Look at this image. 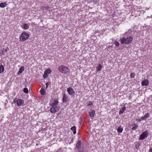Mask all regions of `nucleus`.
Returning a JSON list of instances; mask_svg holds the SVG:
<instances>
[{"label":"nucleus","mask_w":152,"mask_h":152,"mask_svg":"<svg viewBox=\"0 0 152 152\" xmlns=\"http://www.w3.org/2000/svg\"><path fill=\"white\" fill-rule=\"evenodd\" d=\"M133 39V37L129 36L126 37H123L120 38L119 41L121 44H125L129 45L132 41Z\"/></svg>","instance_id":"nucleus-1"},{"label":"nucleus","mask_w":152,"mask_h":152,"mask_svg":"<svg viewBox=\"0 0 152 152\" xmlns=\"http://www.w3.org/2000/svg\"><path fill=\"white\" fill-rule=\"evenodd\" d=\"M59 71L63 74H67L70 72V70L67 66L63 65L59 66L58 67Z\"/></svg>","instance_id":"nucleus-2"},{"label":"nucleus","mask_w":152,"mask_h":152,"mask_svg":"<svg viewBox=\"0 0 152 152\" xmlns=\"http://www.w3.org/2000/svg\"><path fill=\"white\" fill-rule=\"evenodd\" d=\"M29 37V35L28 33L25 32H23L20 37V41L23 42L27 39Z\"/></svg>","instance_id":"nucleus-3"},{"label":"nucleus","mask_w":152,"mask_h":152,"mask_svg":"<svg viewBox=\"0 0 152 152\" xmlns=\"http://www.w3.org/2000/svg\"><path fill=\"white\" fill-rule=\"evenodd\" d=\"M148 135V132L146 131L143 132L140 135L139 138V140H142L147 137Z\"/></svg>","instance_id":"nucleus-4"},{"label":"nucleus","mask_w":152,"mask_h":152,"mask_svg":"<svg viewBox=\"0 0 152 152\" xmlns=\"http://www.w3.org/2000/svg\"><path fill=\"white\" fill-rule=\"evenodd\" d=\"M59 110V107H54L52 106L50 109V112L52 113H56Z\"/></svg>","instance_id":"nucleus-5"},{"label":"nucleus","mask_w":152,"mask_h":152,"mask_svg":"<svg viewBox=\"0 0 152 152\" xmlns=\"http://www.w3.org/2000/svg\"><path fill=\"white\" fill-rule=\"evenodd\" d=\"M51 72V70L50 69H47L44 72L43 77L44 78H47L48 76V74H49Z\"/></svg>","instance_id":"nucleus-6"},{"label":"nucleus","mask_w":152,"mask_h":152,"mask_svg":"<svg viewBox=\"0 0 152 152\" xmlns=\"http://www.w3.org/2000/svg\"><path fill=\"white\" fill-rule=\"evenodd\" d=\"M17 105L18 106H20L23 105L24 104V101L22 99H18L16 101Z\"/></svg>","instance_id":"nucleus-7"},{"label":"nucleus","mask_w":152,"mask_h":152,"mask_svg":"<svg viewBox=\"0 0 152 152\" xmlns=\"http://www.w3.org/2000/svg\"><path fill=\"white\" fill-rule=\"evenodd\" d=\"M67 91L69 95H73L75 93L74 91L71 87H69L67 89Z\"/></svg>","instance_id":"nucleus-8"},{"label":"nucleus","mask_w":152,"mask_h":152,"mask_svg":"<svg viewBox=\"0 0 152 152\" xmlns=\"http://www.w3.org/2000/svg\"><path fill=\"white\" fill-rule=\"evenodd\" d=\"M9 50V48L7 47L5 49H3L0 53V55L1 56H4L5 55V53L7 52V51Z\"/></svg>","instance_id":"nucleus-9"},{"label":"nucleus","mask_w":152,"mask_h":152,"mask_svg":"<svg viewBox=\"0 0 152 152\" xmlns=\"http://www.w3.org/2000/svg\"><path fill=\"white\" fill-rule=\"evenodd\" d=\"M58 101L56 99H55L54 101V102L52 104V106L55 107H58Z\"/></svg>","instance_id":"nucleus-10"},{"label":"nucleus","mask_w":152,"mask_h":152,"mask_svg":"<svg viewBox=\"0 0 152 152\" xmlns=\"http://www.w3.org/2000/svg\"><path fill=\"white\" fill-rule=\"evenodd\" d=\"M149 81L147 80H145L142 82V85L143 86H146L148 85Z\"/></svg>","instance_id":"nucleus-11"},{"label":"nucleus","mask_w":152,"mask_h":152,"mask_svg":"<svg viewBox=\"0 0 152 152\" xmlns=\"http://www.w3.org/2000/svg\"><path fill=\"white\" fill-rule=\"evenodd\" d=\"M29 25L27 23H25L23 25H22L21 27L24 30H27L28 29L29 27Z\"/></svg>","instance_id":"nucleus-12"},{"label":"nucleus","mask_w":152,"mask_h":152,"mask_svg":"<svg viewBox=\"0 0 152 152\" xmlns=\"http://www.w3.org/2000/svg\"><path fill=\"white\" fill-rule=\"evenodd\" d=\"M126 108L125 105H124L123 107L120 109V110L119 112V114L121 115L126 110Z\"/></svg>","instance_id":"nucleus-13"},{"label":"nucleus","mask_w":152,"mask_h":152,"mask_svg":"<svg viewBox=\"0 0 152 152\" xmlns=\"http://www.w3.org/2000/svg\"><path fill=\"white\" fill-rule=\"evenodd\" d=\"M81 141L80 140L76 144V146L75 148V150H78L80 148L81 145Z\"/></svg>","instance_id":"nucleus-14"},{"label":"nucleus","mask_w":152,"mask_h":152,"mask_svg":"<svg viewBox=\"0 0 152 152\" xmlns=\"http://www.w3.org/2000/svg\"><path fill=\"white\" fill-rule=\"evenodd\" d=\"M149 113H147L144 116H142L141 118L142 120H145L149 116Z\"/></svg>","instance_id":"nucleus-15"},{"label":"nucleus","mask_w":152,"mask_h":152,"mask_svg":"<svg viewBox=\"0 0 152 152\" xmlns=\"http://www.w3.org/2000/svg\"><path fill=\"white\" fill-rule=\"evenodd\" d=\"M95 111L94 110H91V111L89 112V115L91 117H94L95 114Z\"/></svg>","instance_id":"nucleus-16"},{"label":"nucleus","mask_w":152,"mask_h":152,"mask_svg":"<svg viewBox=\"0 0 152 152\" xmlns=\"http://www.w3.org/2000/svg\"><path fill=\"white\" fill-rule=\"evenodd\" d=\"M68 99L67 96L64 94L63 96V102H66Z\"/></svg>","instance_id":"nucleus-17"},{"label":"nucleus","mask_w":152,"mask_h":152,"mask_svg":"<svg viewBox=\"0 0 152 152\" xmlns=\"http://www.w3.org/2000/svg\"><path fill=\"white\" fill-rule=\"evenodd\" d=\"M24 70V68L23 66L20 67L19 69V70L18 72V74L19 75L22 73Z\"/></svg>","instance_id":"nucleus-18"},{"label":"nucleus","mask_w":152,"mask_h":152,"mask_svg":"<svg viewBox=\"0 0 152 152\" xmlns=\"http://www.w3.org/2000/svg\"><path fill=\"white\" fill-rule=\"evenodd\" d=\"M117 132L119 133H121L123 130V128L121 126H119L117 129Z\"/></svg>","instance_id":"nucleus-19"},{"label":"nucleus","mask_w":152,"mask_h":152,"mask_svg":"<svg viewBox=\"0 0 152 152\" xmlns=\"http://www.w3.org/2000/svg\"><path fill=\"white\" fill-rule=\"evenodd\" d=\"M102 68V66L100 64H98V66H97L96 67V71L97 72H99V71H100Z\"/></svg>","instance_id":"nucleus-20"},{"label":"nucleus","mask_w":152,"mask_h":152,"mask_svg":"<svg viewBox=\"0 0 152 152\" xmlns=\"http://www.w3.org/2000/svg\"><path fill=\"white\" fill-rule=\"evenodd\" d=\"M39 92L41 95H44L45 94L46 92L44 89L43 88H42L39 91Z\"/></svg>","instance_id":"nucleus-21"},{"label":"nucleus","mask_w":152,"mask_h":152,"mask_svg":"<svg viewBox=\"0 0 152 152\" xmlns=\"http://www.w3.org/2000/svg\"><path fill=\"white\" fill-rule=\"evenodd\" d=\"M71 129L73 132V134H75L76 133V127L75 126H72L71 128Z\"/></svg>","instance_id":"nucleus-22"},{"label":"nucleus","mask_w":152,"mask_h":152,"mask_svg":"<svg viewBox=\"0 0 152 152\" xmlns=\"http://www.w3.org/2000/svg\"><path fill=\"white\" fill-rule=\"evenodd\" d=\"M7 4L6 2L1 3L0 4V7L1 8H4L6 7Z\"/></svg>","instance_id":"nucleus-23"},{"label":"nucleus","mask_w":152,"mask_h":152,"mask_svg":"<svg viewBox=\"0 0 152 152\" xmlns=\"http://www.w3.org/2000/svg\"><path fill=\"white\" fill-rule=\"evenodd\" d=\"M4 70V67L2 65H0V73L3 72Z\"/></svg>","instance_id":"nucleus-24"},{"label":"nucleus","mask_w":152,"mask_h":152,"mask_svg":"<svg viewBox=\"0 0 152 152\" xmlns=\"http://www.w3.org/2000/svg\"><path fill=\"white\" fill-rule=\"evenodd\" d=\"M133 126H134L132 128V129L133 130H135L138 127V126L137 125L134 124V125H133Z\"/></svg>","instance_id":"nucleus-25"},{"label":"nucleus","mask_w":152,"mask_h":152,"mask_svg":"<svg viewBox=\"0 0 152 152\" xmlns=\"http://www.w3.org/2000/svg\"><path fill=\"white\" fill-rule=\"evenodd\" d=\"M23 92L26 93L27 94L28 93V90L27 88H24L23 89Z\"/></svg>","instance_id":"nucleus-26"},{"label":"nucleus","mask_w":152,"mask_h":152,"mask_svg":"<svg viewBox=\"0 0 152 152\" xmlns=\"http://www.w3.org/2000/svg\"><path fill=\"white\" fill-rule=\"evenodd\" d=\"M135 74L133 72H132L130 74V76L132 78H134L135 77Z\"/></svg>","instance_id":"nucleus-27"},{"label":"nucleus","mask_w":152,"mask_h":152,"mask_svg":"<svg viewBox=\"0 0 152 152\" xmlns=\"http://www.w3.org/2000/svg\"><path fill=\"white\" fill-rule=\"evenodd\" d=\"M87 104L88 106L91 105L93 104V103L92 102H89L87 103Z\"/></svg>","instance_id":"nucleus-28"},{"label":"nucleus","mask_w":152,"mask_h":152,"mask_svg":"<svg viewBox=\"0 0 152 152\" xmlns=\"http://www.w3.org/2000/svg\"><path fill=\"white\" fill-rule=\"evenodd\" d=\"M114 44L116 46H118L119 45V42L117 41H115L114 42Z\"/></svg>","instance_id":"nucleus-29"},{"label":"nucleus","mask_w":152,"mask_h":152,"mask_svg":"<svg viewBox=\"0 0 152 152\" xmlns=\"http://www.w3.org/2000/svg\"><path fill=\"white\" fill-rule=\"evenodd\" d=\"M79 149V152H84L83 148H80Z\"/></svg>","instance_id":"nucleus-30"},{"label":"nucleus","mask_w":152,"mask_h":152,"mask_svg":"<svg viewBox=\"0 0 152 152\" xmlns=\"http://www.w3.org/2000/svg\"><path fill=\"white\" fill-rule=\"evenodd\" d=\"M140 145L139 143H137L135 145V147L136 148H138Z\"/></svg>","instance_id":"nucleus-31"},{"label":"nucleus","mask_w":152,"mask_h":152,"mask_svg":"<svg viewBox=\"0 0 152 152\" xmlns=\"http://www.w3.org/2000/svg\"><path fill=\"white\" fill-rule=\"evenodd\" d=\"M136 121H137L140 122L142 121V120L141 118V119H136Z\"/></svg>","instance_id":"nucleus-32"},{"label":"nucleus","mask_w":152,"mask_h":152,"mask_svg":"<svg viewBox=\"0 0 152 152\" xmlns=\"http://www.w3.org/2000/svg\"><path fill=\"white\" fill-rule=\"evenodd\" d=\"M45 85H46V88H47L48 87L49 85V83L48 82H47L46 83Z\"/></svg>","instance_id":"nucleus-33"},{"label":"nucleus","mask_w":152,"mask_h":152,"mask_svg":"<svg viewBox=\"0 0 152 152\" xmlns=\"http://www.w3.org/2000/svg\"><path fill=\"white\" fill-rule=\"evenodd\" d=\"M149 152H152V148H150Z\"/></svg>","instance_id":"nucleus-34"},{"label":"nucleus","mask_w":152,"mask_h":152,"mask_svg":"<svg viewBox=\"0 0 152 152\" xmlns=\"http://www.w3.org/2000/svg\"><path fill=\"white\" fill-rule=\"evenodd\" d=\"M13 102L14 103H15V102H16V101L15 100H14L13 101Z\"/></svg>","instance_id":"nucleus-35"},{"label":"nucleus","mask_w":152,"mask_h":152,"mask_svg":"<svg viewBox=\"0 0 152 152\" xmlns=\"http://www.w3.org/2000/svg\"><path fill=\"white\" fill-rule=\"evenodd\" d=\"M56 152H61L60 150H58Z\"/></svg>","instance_id":"nucleus-36"},{"label":"nucleus","mask_w":152,"mask_h":152,"mask_svg":"<svg viewBox=\"0 0 152 152\" xmlns=\"http://www.w3.org/2000/svg\"><path fill=\"white\" fill-rule=\"evenodd\" d=\"M47 7V9H48V8H49V7Z\"/></svg>","instance_id":"nucleus-37"}]
</instances>
